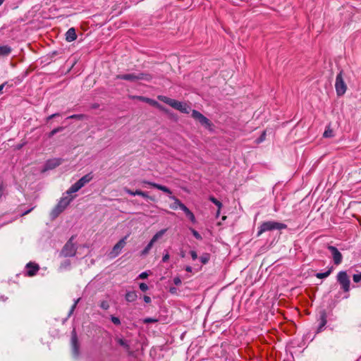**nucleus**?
I'll return each instance as SVG.
<instances>
[{
    "mask_svg": "<svg viewBox=\"0 0 361 361\" xmlns=\"http://www.w3.org/2000/svg\"><path fill=\"white\" fill-rule=\"evenodd\" d=\"M73 197H63L50 213L52 219H56L73 200Z\"/></svg>",
    "mask_w": 361,
    "mask_h": 361,
    "instance_id": "obj_1",
    "label": "nucleus"
},
{
    "mask_svg": "<svg viewBox=\"0 0 361 361\" xmlns=\"http://www.w3.org/2000/svg\"><path fill=\"white\" fill-rule=\"evenodd\" d=\"M287 228V226L283 223H279L274 221H265L261 224L259 228L257 235H260L262 233L273 231V230H282Z\"/></svg>",
    "mask_w": 361,
    "mask_h": 361,
    "instance_id": "obj_2",
    "label": "nucleus"
},
{
    "mask_svg": "<svg viewBox=\"0 0 361 361\" xmlns=\"http://www.w3.org/2000/svg\"><path fill=\"white\" fill-rule=\"evenodd\" d=\"M73 236H72L67 243L63 247L60 256L68 257H73L75 255L77 252V247L73 243Z\"/></svg>",
    "mask_w": 361,
    "mask_h": 361,
    "instance_id": "obj_3",
    "label": "nucleus"
},
{
    "mask_svg": "<svg viewBox=\"0 0 361 361\" xmlns=\"http://www.w3.org/2000/svg\"><path fill=\"white\" fill-rule=\"evenodd\" d=\"M335 88L338 96L343 95L346 92L347 86L343 80L342 71H341L336 76Z\"/></svg>",
    "mask_w": 361,
    "mask_h": 361,
    "instance_id": "obj_4",
    "label": "nucleus"
},
{
    "mask_svg": "<svg viewBox=\"0 0 361 361\" xmlns=\"http://www.w3.org/2000/svg\"><path fill=\"white\" fill-rule=\"evenodd\" d=\"M192 117L206 128H210L212 125L207 117L197 110L192 111Z\"/></svg>",
    "mask_w": 361,
    "mask_h": 361,
    "instance_id": "obj_5",
    "label": "nucleus"
},
{
    "mask_svg": "<svg viewBox=\"0 0 361 361\" xmlns=\"http://www.w3.org/2000/svg\"><path fill=\"white\" fill-rule=\"evenodd\" d=\"M337 281L341 285L344 291L348 292L350 290V279L345 271H340L337 275Z\"/></svg>",
    "mask_w": 361,
    "mask_h": 361,
    "instance_id": "obj_6",
    "label": "nucleus"
},
{
    "mask_svg": "<svg viewBox=\"0 0 361 361\" xmlns=\"http://www.w3.org/2000/svg\"><path fill=\"white\" fill-rule=\"evenodd\" d=\"M158 99L164 102L165 104H169V106H171V107H173V109H175L176 110H178L179 108L181 106V104H183V102H181L177 101L173 99L169 98V97H167L166 96H163V95L158 96Z\"/></svg>",
    "mask_w": 361,
    "mask_h": 361,
    "instance_id": "obj_7",
    "label": "nucleus"
},
{
    "mask_svg": "<svg viewBox=\"0 0 361 361\" xmlns=\"http://www.w3.org/2000/svg\"><path fill=\"white\" fill-rule=\"evenodd\" d=\"M327 248L331 253L334 264L336 265L340 264L342 262L343 257L339 250L332 245H329Z\"/></svg>",
    "mask_w": 361,
    "mask_h": 361,
    "instance_id": "obj_8",
    "label": "nucleus"
},
{
    "mask_svg": "<svg viewBox=\"0 0 361 361\" xmlns=\"http://www.w3.org/2000/svg\"><path fill=\"white\" fill-rule=\"evenodd\" d=\"M71 346L73 355L77 357L79 355V343L77 334L75 330L71 334Z\"/></svg>",
    "mask_w": 361,
    "mask_h": 361,
    "instance_id": "obj_9",
    "label": "nucleus"
},
{
    "mask_svg": "<svg viewBox=\"0 0 361 361\" xmlns=\"http://www.w3.org/2000/svg\"><path fill=\"white\" fill-rule=\"evenodd\" d=\"M63 159L61 158H54L47 161L44 165L45 170H51L62 164Z\"/></svg>",
    "mask_w": 361,
    "mask_h": 361,
    "instance_id": "obj_10",
    "label": "nucleus"
},
{
    "mask_svg": "<svg viewBox=\"0 0 361 361\" xmlns=\"http://www.w3.org/2000/svg\"><path fill=\"white\" fill-rule=\"evenodd\" d=\"M177 203L179 204V208L184 212L187 217L190 220V221L193 224L196 222V219L194 214L180 200H177Z\"/></svg>",
    "mask_w": 361,
    "mask_h": 361,
    "instance_id": "obj_11",
    "label": "nucleus"
},
{
    "mask_svg": "<svg viewBox=\"0 0 361 361\" xmlns=\"http://www.w3.org/2000/svg\"><path fill=\"white\" fill-rule=\"evenodd\" d=\"M142 183L143 184L150 185V186H152V187H153L154 188H157V189H158L159 190H161V191H163L164 192H165L166 194H169V195H171L172 194L171 190L169 188H167L166 186H164V185H159V184L156 183L147 181V180H143Z\"/></svg>",
    "mask_w": 361,
    "mask_h": 361,
    "instance_id": "obj_12",
    "label": "nucleus"
},
{
    "mask_svg": "<svg viewBox=\"0 0 361 361\" xmlns=\"http://www.w3.org/2000/svg\"><path fill=\"white\" fill-rule=\"evenodd\" d=\"M142 183L143 184L150 185V186H152V187H153L154 188H157V189H158L159 190H161V191H163L164 192H165L166 194H169V195H171L172 194L171 190L169 188H167L166 186H164V185H159V184L156 183L147 181V180H143Z\"/></svg>",
    "mask_w": 361,
    "mask_h": 361,
    "instance_id": "obj_13",
    "label": "nucleus"
},
{
    "mask_svg": "<svg viewBox=\"0 0 361 361\" xmlns=\"http://www.w3.org/2000/svg\"><path fill=\"white\" fill-rule=\"evenodd\" d=\"M39 267L37 264L33 262H29L26 265L27 275L29 276H35L39 271Z\"/></svg>",
    "mask_w": 361,
    "mask_h": 361,
    "instance_id": "obj_14",
    "label": "nucleus"
},
{
    "mask_svg": "<svg viewBox=\"0 0 361 361\" xmlns=\"http://www.w3.org/2000/svg\"><path fill=\"white\" fill-rule=\"evenodd\" d=\"M126 237L121 239L113 247L111 254H113L114 257L117 256L121 251V250L126 245Z\"/></svg>",
    "mask_w": 361,
    "mask_h": 361,
    "instance_id": "obj_15",
    "label": "nucleus"
},
{
    "mask_svg": "<svg viewBox=\"0 0 361 361\" xmlns=\"http://www.w3.org/2000/svg\"><path fill=\"white\" fill-rule=\"evenodd\" d=\"M136 98L137 99H139L140 101H142V102H145L153 106H155V107H157L160 109H162V107L154 99H152L150 98H148V97H142V96H137L136 97Z\"/></svg>",
    "mask_w": 361,
    "mask_h": 361,
    "instance_id": "obj_16",
    "label": "nucleus"
},
{
    "mask_svg": "<svg viewBox=\"0 0 361 361\" xmlns=\"http://www.w3.org/2000/svg\"><path fill=\"white\" fill-rule=\"evenodd\" d=\"M117 79L125 80L132 82L137 81V75L136 73H128V74H122L116 75Z\"/></svg>",
    "mask_w": 361,
    "mask_h": 361,
    "instance_id": "obj_17",
    "label": "nucleus"
},
{
    "mask_svg": "<svg viewBox=\"0 0 361 361\" xmlns=\"http://www.w3.org/2000/svg\"><path fill=\"white\" fill-rule=\"evenodd\" d=\"M77 35L75 32V30L73 27H71L68 30L66 33V39L67 42H73L76 39Z\"/></svg>",
    "mask_w": 361,
    "mask_h": 361,
    "instance_id": "obj_18",
    "label": "nucleus"
},
{
    "mask_svg": "<svg viewBox=\"0 0 361 361\" xmlns=\"http://www.w3.org/2000/svg\"><path fill=\"white\" fill-rule=\"evenodd\" d=\"M92 178L93 177L91 173H87L80 178L77 182L82 188L85 184L88 183Z\"/></svg>",
    "mask_w": 361,
    "mask_h": 361,
    "instance_id": "obj_19",
    "label": "nucleus"
},
{
    "mask_svg": "<svg viewBox=\"0 0 361 361\" xmlns=\"http://www.w3.org/2000/svg\"><path fill=\"white\" fill-rule=\"evenodd\" d=\"M136 75H137V80L150 81L152 79V76L149 73H136Z\"/></svg>",
    "mask_w": 361,
    "mask_h": 361,
    "instance_id": "obj_20",
    "label": "nucleus"
},
{
    "mask_svg": "<svg viewBox=\"0 0 361 361\" xmlns=\"http://www.w3.org/2000/svg\"><path fill=\"white\" fill-rule=\"evenodd\" d=\"M166 231H167L166 228L161 229V230L159 231L154 235V236L152 237L151 240L155 243L159 239H160L166 233Z\"/></svg>",
    "mask_w": 361,
    "mask_h": 361,
    "instance_id": "obj_21",
    "label": "nucleus"
},
{
    "mask_svg": "<svg viewBox=\"0 0 361 361\" xmlns=\"http://www.w3.org/2000/svg\"><path fill=\"white\" fill-rule=\"evenodd\" d=\"M137 298V295L135 291H129L126 294V300L128 302H134L136 300Z\"/></svg>",
    "mask_w": 361,
    "mask_h": 361,
    "instance_id": "obj_22",
    "label": "nucleus"
},
{
    "mask_svg": "<svg viewBox=\"0 0 361 361\" xmlns=\"http://www.w3.org/2000/svg\"><path fill=\"white\" fill-rule=\"evenodd\" d=\"M334 136V130L331 129L330 125L326 127V129L323 133V137L325 138H331Z\"/></svg>",
    "mask_w": 361,
    "mask_h": 361,
    "instance_id": "obj_23",
    "label": "nucleus"
},
{
    "mask_svg": "<svg viewBox=\"0 0 361 361\" xmlns=\"http://www.w3.org/2000/svg\"><path fill=\"white\" fill-rule=\"evenodd\" d=\"M81 188H82L81 185H80L79 183H78V182H76L73 185H71V187L66 191V193L68 195H71L72 193L78 192Z\"/></svg>",
    "mask_w": 361,
    "mask_h": 361,
    "instance_id": "obj_24",
    "label": "nucleus"
},
{
    "mask_svg": "<svg viewBox=\"0 0 361 361\" xmlns=\"http://www.w3.org/2000/svg\"><path fill=\"white\" fill-rule=\"evenodd\" d=\"M11 51V49L8 46H1L0 47V55L6 56L8 55Z\"/></svg>",
    "mask_w": 361,
    "mask_h": 361,
    "instance_id": "obj_25",
    "label": "nucleus"
},
{
    "mask_svg": "<svg viewBox=\"0 0 361 361\" xmlns=\"http://www.w3.org/2000/svg\"><path fill=\"white\" fill-rule=\"evenodd\" d=\"M190 110V107L185 102H183L181 106L178 109L179 111L184 114H189Z\"/></svg>",
    "mask_w": 361,
    "mask_h": 361,
    "instance_id": "obj_26",
    "label": "nucleus"
},
{
    "mask_svg": "<svg viewBox=\"0 0 361 361\" xmlns=\"http://www.w3.org/2000/svg\"><path fill=\"white\" fill-rule=\"evenodd\" d=\"M154 243L152 242L151 240L149 242V243L147 245V246L144 248V250L142 251L141 252V255H147L149 250L152 249V247H153Z\"/></svg>",
    "mask_w": 361,
    "mask_h": 361,
    "instance_id": "obj_27",
    "label": "nucleus"
},
{
    "mask_svg": "<svg viewBox=\"0 0 361 361\" xmlns=\"http://www.w3.org/2000/svg\"><path fill=\"white\" fill-rule=\"evenodd\" d=\"M116 341L120 345L123 346L126 350L129 349L130 346L126 340L121 338H116Z\"/></svg>",
    "mask_w": 361,
    "mask_h": 361,
    "instance_id": "obj_28",
    "label": "nucleus"
},
{
    "mask_svg": "<svg viewBox=\"0 0 361 361\" xmlns=\"http://www.w3.org/2000/svg\"><path fill=\"white\" fill-rule=\"evenodd\" d=\"M331 272V269H329L328 271L324 272V273H317L316 274V277L318 279H325L328 277Z\"/></svg>",
    "mask_w": 361,
    "mask_h": 361,
    "instance_id": "obj_29",
    "label": "nucleus"
},
{
    "mask_svg": "<svg viewBox=\"0 0 361 361\" xmlns=\"http://www.w3.org/2000/svg\"><path fill=\"white\" fill-rule=\"evenodd\" d=\"M266 138V131H262L260 136L256 139L254 142L256 144V145H259L260 144L261 142H262Z\"/></svg>",
    "mask_w": 361,
    "mask_h": 361,
    "instance_id": "obj_30",
    "label": "nucleus"
},
{
    "mask_svg": "<svg viewBox=\"0 0 361 361\" xmlns=\"http://www.w3.org/2000/svg\"><path fill=\"white\" fill-rule=\"evenodd\" d=\"M71 267V261L68 259L65 260L60 265V269H68Z\"/></svg>",
    "mask_w": 361,
    "mask_h": 361,
    "instance_id": "obj_31",
    "label": "nucleus"
},
{
    "mask_svg": "<svg viewBox=\"0 0 361 361\" xmlns=\"http://www.w3.org/2000/svg\"><path fill=\"white\" fill-rule=\"evenodd\" d=\"M63 130V127H58L54 129H53L49 133V137H52L55 134H56L59 132H61Z\"/></svg>",
    "mask_w": 361,
    "mask_h": 361,
    "instance_id": "obj_32",
    "label": "nucleus"
},
{
    "mask_svg": "<svg viewBox=\"0 0 361 361\" xmlns=\"http://www.w3.org/2000/svg\"><path fill=\"white\" fill-rule=\"evenodd\" d=\"M209 200H210L211 202H212L214 204H215L219 207V211H218V212H217V214H219V209H220V208H221V202H220V201H219L217 199H216V198H215V197H209Z\"/></svg>",
    "mask_w": 361,
    "mask_h": 361,
    "instance_id": "obj_33",
    "label": "nucleus"
},
{
    "mask_svg": "<svg viewBox=\"0 0 361 361\" xmlns=\"http://www.w3.org/2000/svg\"><path fill=\"white\" fill-rule=\"evenodd\" d=\"M170 198L174 200V203L171 205V208L173 209H176L178 207H179V204L177 203V200H179L175 196H170Z\"/></svg>",
    "mask_w": 361,
    "mask_h": 361,
    "instance_id": "obj_34",
    "label": "nucleus"
},
{
    "mask_svg": "<svg viewBox=\"0 0 361 361\" xmlns=\"http://www.w3.org/2000/svg\"><path fill=\"white\" fill-rule=\"evenodd\" d=\"M190 230L191 233H192L193 236L196 239H197V240H202V239L201 235L196 230H195L194 228H190Z\"/></svg>",
    "mask_w": 361,
    "mask_h": 361,
    "instance_id": "obj_35",
    "label": "nucleus"
},
{
    "mask_svg": "<svg viewBox=\"0 0 361 361\" xmlns=\"http://www.w3.org/2000/svg\"><path fill=\"white\" fill-rule=\"evenodd\" d=\"M200 259L202 264H207L209 260V255L206 254L200 257Z\"/></svg>",
    "mask_w": 361,
    "mask_h": 361,
    "instance_id": "obj_36",
    "label": "nucleus"
},
{
    "mask_svg": "<svg viewBox=\"0 0 361 361\" xmlns=\"http://www.w3.org/2000/svg\"><path fill=\"white\" fill-rule=\"evenodd\" d=\"M100 307L103 310H108L109 308V304L106 300L102 301L100 303Z\"/></svg>",
    "mask_w": 361,
    "mask_h": 361,
    "instance_id": "obj_37",
    "label": "nucleus"
},
{
    "mask_svg": "<svg viewBox=\"0 0 361 361\" xmlns=\"http://www.w3.org/2000/svg\"><path fill=\"white\" fill-rule=\"evenodd\" d=\"M353 281L355 283H359L361 281V272L359 274H354L353 276Z\"/></svg>",
    "mask_w": 361,
    "mask_h": 361,
    "instance_id": "obj_38",
    "label": "nucleus"
},
{
    "mask_svg": "<svg viewBox=\"0 0 361 361\" xmlns=\"http://www.w3.org/2000/svg\"><path fill=\"white\" fill-rule=\"evenodd\" d=\"M111 322L115 325H120L121 324V321H120L118 317H114V316H111Z\"/></svg>",
    "mask_w": 361,
    "mask_h": 361,
    "instance_id": "obj_39",
    "label": "nucleus"
},
{
    "mask_svg": "<svg viewBox=\"0 0 361 361\" xmlns=\"http://www.w3.org/2000/svg\"><path fill=\"white\" fill-rule=\"evenodd\" d=\"M84 117L83 114H73L68 117V118H75L78 120L82 119Z\"/></svg>",
    "mask_w": 361,
    "mask_h": 361,
    "instance_id": "obj_40",
    "label": "nucleus"
},
{
    "mask_svg": "<svg viewBox=\"0 0 361 361\" xmlns=\"http://www.w3.org/2000/svg\"><path fill=\"white\" fill-rule=\"evenodd\" d=\"M6 86H7L8 87H11L13 86V85H12V84L9 85V84L8 83V82H4L3 84H1V85H0V94H2V93H3V89H4Z\"/></svg>",
    "mask_w": 361,
    "mask_h": 361,
    "instance_id": "obj_41",
    "label": "nucleus"
},
{
    "mask_svg": "<svg viewBox=\"0 0 361 361\" xmlns=\"http://www.w3.org/2000/svg\"><path fill=\"white\" fill-rule=\"evenodd\" d=\"M158 320L157 319H154V318H146L144 319V323L145 324H149V323H154V322H157Z\"/></svg>",
    "mask_w": 361,
    "mask_h": 361,
    "instance_id": "obj_42",
    "label": "nucleus"
},
{
    "mask_svg": "<svg viewBox=\"0 0 361 361\" xmlns=\"http://www.w3.org/2000/svg\"><path fill=\"white\" fill-rule=\"evenodd\" d=\"M170 258V255H169V253L168 251H166V253L164 254L163 257H162V262H166L169 261Z\"/></svg>",
    "mask_w": 361,
    "mask_h": 361,
    "instance_id": "obj_43",
    "label": "nucleus"
},
{
    "mask_svg": "<svg viewBox=\"0 0 361 361\" xmlns=\"http://www.w3.org/2000/svg\"><path fill=\"white\" fill-rule=\"evenodd\" d=\"M139 286L140 290L143 292L148 290V286L145 283H141Z\"/></svg>",
    "mask_w": 361,
    "mask_h": 361,
    "instance_id": "obj_44",
    "label": "nucleus"
},
{
    "mask_svg": "<svg viewBox=\"0 0 361 361\" xmlns=\"http://www.w3.org/2000/svg\"><path fill=\"white\" fill-rule=\"evenodd\" d=\"M79 300H80V298H78L76 300H75V302H74L73 305H72L71 309L70 310V314L73 313V312L75 309V307H76Z\"/></svg>",
    "mask_w": 361,
    "mask_h": 361,
    "instance_id": "obj_45",
    "label": "nucleus"
},
{
    "mask_svg": "<svg viewBox=\"0 0 361 361\" xmlns=\"http://www.w3.org/2000/svg\"><path fill=\"white\" fill-rule=\"evenodd\" d=\"M326 323V319H325V316H324V315H323V316L322 317V322H321V324H320V326H319V330H321V329H322L324 326H325Z\"/></svg>",
    "mask_w": 361,
    "mask_h": 361,
    "instance_id": "obj_46",
    "label": "nucleus"
},
{
    "mask_svg": "<svg viewBox=\"0 0 361 361\" xmlns=\"http://www.w3.org/2000/svg\"><path fill=\"white\" fill-rule=\"evenodd\" d=\"M173 283L176 286H179L181 284V279L179 277H175L173 279Z\"/></svg>",
    "mask_w": 361,
    "mask_h": 361,
    "instance_id": "obj_47",
    "label": "nucleus"
},
{
    "mask_svg": "<svg viewBox=\"0 0 361 361\" xmlns=\"http://www.w3.org/2000/svg\"><path fill=\"white\" fill-rule=\"evenodd\" d=\"M190 253L191 257L193 260H195L197 259V254L195 251L192 250V251H190Z\"/></svg>",
    "mask_w": 361,
    "mask_h": 361,
    "instance_id": "obj_48",
    "label": "nucleus"
},
{
    "mask_svg": "<svg viewBox=\"0 0 361 361\" xmlns=\"http://www.w3.org/2000/svg\"><path fill=\"white\" fill-rule=\"evenodd\" d=\"M60 116V114H59V113H56V114H51V115H50L49 116H48V117L47 118V121H49L50 119L54 118H56V117H58V116Z\"/></svg>",
    "mask_w": 361,
    "mask_h": 361,
    "instance_id": "obj_49",
    "label": "nucleus"
},
{
    "mask_svg": "<svg viewBox=\"0 0 361 361\" xmlns=\"http://www.w3.org/2000/svg\"><path fill=\"white\" fill-rule=\"evenodd\" d=\"M124 191H125L126 193H128V194H129V195H133V196H135V191H133V190H131L128 189V188H124Z\"/></svg>",
    "mask_w": 361,
    "mask_h": 361,
    "instance_id": "obj_50",
    "label": "nucleus"
},
{
    "mask_svg": "<svg viewBox=\"0 0 361 361\" xmlns=\"http://www.w3.org/2000/svg\"><path fill=\"white\" fill-rule=\"evenodd\" d=\"M148 276V274L147 272H142L139 275V278L141 279H145Z\"/></svg>",
    "mask_w": 361,
    "mask_h": 361,
    "instance_id": "obj_51",
    "label": "nucleus"
},
{
    "mask_svg": "<svg viewBox=\"0 0 361 361\" xmlns=\"http://www.w3.org/2000/svg\"><path fill=\"white\" fill-rule=\"evenodd\" d=\"M144 301L146 302V303H149L151 302V298L150 297L147 296V295H145L144 298Z\"/></svg>",
    "mask_w": 361,
    "mask_h": 361,
    "instance_id": "obj_52",
    "label": "nucleus"
},
{
    "mask_svg": "<svg viewBox=\"0 0 361 361\" xmlns=\"http://www.w3.org/2000/svg\"><path fill=\"white\" fill-rule=\"evenodd\" d=\"M141 196H142V197H145V198H149V199H150V200H152V197H150L147 195V193L146 192H143V191H142V195H141Z\"/></svg>",
    "mask_w": 361,
    "mask_h": 361,
    "instance_id": "obj_53",
    "label": "nucleus"
},
{
    "mask_svg": "<svg viewBox=\"0 0 361 361\" xmlns=\"http://www.w3.org/2000/svg\"><path fill=\"white\" fill-rule=\"evenodd\" d=\"M142 195V191L140 190H137L135 191V195H140L141 196Z\"/></svg>",
    "mask_w": 361,
    "mask_h": 361,
    "instance_id": "obj_54",
    "label": "nucleus"
},
{
    "mask_svg": "<svg viewBox=\"0 0 361 361\" xmlns=\"http://www.w3.org/2000/svg\"><path fill=\"white\" fill-rule=\"evenodd\" d=\"M192 267H190V266H187V267H185V270H186L188 272H191V271H192Z\"/></svg>",
    "mask_w": 361,
    "mask_h": 361,
    "instance_id": "obj_55",
    "label": "nucleus"
},
{
    "mask_svg": "<svg viewBox=\"0 0 361 361\" xmlns=\"http://www.w3.org/2000/svg\"><path fill=\"white\" fill-rule=\"evenodd\" d=\"M32 209H29V210H27V211L25 212L23 214V216H24V215H26V214H29V213L31 212V210H32Z\"/></svg>",
    "mask_w": 361,
    "mask_h": 361,
    "instance_id": "obj_56",
    "label": "nucleus"
},
{
    "mask_svg": "<svg viewBox=\"0 0 361 361\" xmlns=\"http://www.w3.org/2000/svg\"><path fill=\"white\" fill-rule=\"evenodd\" d=\"M4 0H0V6L4 3Z\"/></svg>",
    "mask_w": 361,
    "mask_h": 361,
    "instance_id": "obj_57",
    "label": "nucleus"
},
{
    "mask_svg": "<svg viewBox=\"0 0 361 361\" xmlns=\"http://www.w3.org/2000/svg\"><path fill=\"white\" fill-rule=\"evenodd\" d=\"M184 256H185V255H184V254H183V253H181V257H183Z\"/></svg>",
    "mask_w": 361,
    "mask_h": 361,
    "instance_id": "obj_58",
    "label": "nucleus"
}]
</instances>
